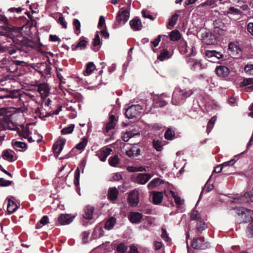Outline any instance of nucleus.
Instances as JSON below:
<instances>
[{"label": "nucleus", "mask_w": 253, "mask_h": 253, "mask_svg": "<svg viewBox=\"0 0 253 253\" xmlns=\"http://www.w3.org/2000/svg\"><path fill=\"white\" fill-rule=\"evenodd\" d=\"M207 228V226L204 221V220L200 219L197 221L196 229L198 232H202L203 230H205Z\"/></svg>", "instance_id": "37998d69"}, {"label": "nucleus", "mask_w": 253, "mask_h": 253, "mask_svg": "<svg viewBox=\"0 0 253 253\" xmlns=\"http://www.w3.org/2000/svg\"><path fill=\"white\" fill-rule=\"evenodd\" d=\"M191 246L196 250H206L209 248L210 244L205 241L204 237H197L193 239Z\"/></svg>", "instance_id": "423d86ee"}, {"label": "nucleus", "mask_w": 253, "mask_h": 253, "mask_svg": "<svg viewBox=\"0 0 253 253\" xmlns=\"http://www.w3.org/2000/svg\"><path fill=\"white\" fill-rule=\"evenodd\" d=\"M3 34L12 40L14 38H19L20 36H22L21 28L14 26L5 27L4 30L3 31Z\"/></svg>", "instance_id": "20e7f679"}, {"label": "nucleus", "mask_w": 253, "mask_h": 253, "mask_svg": "<svg viewBox=\"0 0 253 253\" xmlns=\"http://www.w3.org/2000/svg\"><path fill=\"white\" fill-rule=\"evenodd\" d=\"M129 25L131 28L135 31H140L143 27L140 19L137 17L129 21Z\"/></svg>", "instance_id": "a211bd4d"}, {"label": "nucleus", "mask_w": 253, "mask_h": 253, "mask_svg": "<svg viewBox=\"0 0 253 253\" xmlns=\"http://www.w3.org/2000/svg\"><path fill=\"white\" fill-rule=\"evenodd\" d=\"M66 142L64 138H60L57 140L52 146L53 153L56 157H57L62 151L63 146Z\"/></svg>", "instance_id": "9d476101"}, {"label": "nucleus", "mask_w": 253, "mask_h": 253, "mask_svg": "<svg viewBox=\"0 0 253 253\" xmlns=\"http://www.w3.org/2000/svg\"><path fill=\"white\" fill-rule=\"evenodd\" d=\"M127 246L125 243H121L118 245L116 250L118 253H127Z\"/></svg>", "instance_id": "09e8293b"}, {"label": "nucleus", "mask_w": 253, "mask_h": 253, "mask_svg": "<svg viewBox=\"0 0 253 253\" xmlns=\"http://www.w3.org/2000/svg\"><path fill=\"white\" fill-rule=\"evenodd\" d=\"M163 183L162 180L159 178H156L153 179L148 184L149 189H153Z\"/></svg>", "instance_id": "e433bc0d"}, {"label": "nucleus", "mask_w": 253, "mask_h": 253, "mask_svg": "<svg viewBox=\"0 0 253 253\" xmlns=\"http://www.w3.org/2000/svg\"><path fill=\"white\" fill-rule=\"evenodd\" d=\"M117 122L118 120L116 119L115 115L112 114L111 112L109 114V121L106 123L105 125V128L106 133H108L110 130L114 129Z\"/></svg>", "instance_id": "9b49d317"}, {"label": "nucleus", "mask_w": 253, "mask_h": 253, "mask_svg": "<svg viewBox=\"0 0 253 253\" xmlns=\"http://www.w3.org/2000/svg\"><path fill=\"white\" fill-rule=\"evenodd\" d=\"M235 162L236 160L233 159L229 161H227L226 162L222 163V164H221V166H222L225 169V167H226L233 166L235 164Z\"/></svg>", "instance_id": "774afa93"}, {"label": "nucleus", "mask_w": 253, "mask_h": 253, "mask_svg": "<svg viewBox=\"0 0 253 253\" xmlns=\"http://www.w3.org/2000/svg\"><path fill=\"white\" fill-rule=\"evenodd\" d=\"M215 71L218 77L225 78L229 75L230 70L225 66L220 65L216 67Z\"/></svg>", "instance_id": "f8f14e48"}, {"label": "nucleus", "mask_w": 253, "mask_h": 253, "mask_svg": "<svg viewBox=\"0 0 253 253\" xmlns=\"http://www.w3.org/2000/svg\"><path fill=\"white\" fill-rule=\"evenodd\" d=\"M169 38L172 41H178L181 38V35L177 30H174L169 33Z\"/></svg>", "instance_id": "7c9ffc66"}, {"label": "nucleus", "mask_w": 253, "mask_h": 253, "mask_svg": "<svg viewBox=\"0 0 253 253\" xmlns=\"http://www.w3.org/2000/svg\"><path fill=\"white\" fill-rule=\"evenodd\" d=\"M164 136L165 139L167 140H171L173 139L175 137V132L171 128H169L165 132Z\"/></svg>", "instance_id": "58836bf2"}, {"label": "nucleus", "mask_w": 253, "mask_h": 253, "mask_svg": "<svg viewBox=\"0 0 253 253\" xmlns=\"http://www.w3.org/2000/svg\"><path fill=\"white\" fill-rule=\"evenodd\" d=\"M205 55L208 58H213V60H218L222 59L223 57V55L221 52L217 51L215 50H207L206 51Z\"/></svg>", "instance_id": "6ab92c4d"}, {"label": "nucleus", "mask_w": 253, "mask_h": 253, "mask_svg": "<svg viewBox=\"0 0 253 253\" xmlns=\"http://www.w3.org/2000/svg\"><path fill=\"white\" fill-rule=\"evenodd\" d=\"M151 176L149 173H139L137 176V181L138 183L144 184L151 178Z\"/></svg>", "instance_id": "b1692460"}, {"label": "nucleus", "mask_w": 253, "mask_h": 253, "mask_svg": "<svg viewBox=\"0 0 253 253\" xmlns=\"http://www.w3.org/2000/svg\"><path fill=\"white\" fill-rule=\"evenodd\" d=\"M31 132L30 131L29 128H23L22 131H20L19 133V135L22 136L24 138H27L31 134Z\"/></svg>", "instance_id": "13d9d810"}, {"label": "nucleus", "mask_w": 253, "mask_h": 253, "mask_svg": "<svg viewBox=\"0 0 253 253\" xmlns=\"http://www.w3.org/2000/svg\"><path fill=\"white\" fill-rule=\"evenodd\" d=\"M94 211V208L90 205L86 206L84 209V213L83 216L86 219L90 220L92 218V214Z\"/></svg>", "instance_id": "4be33fe9"}, {"label": "nucleus", "mask_w": 253, "mask_h": 253, "mask_svg": "<svg viewBox=\"0 0 253 253\" xmlns=\"http://www.w3.org/2000/svg\"><path fill=\"white\" fill-rule=\"evenodd\" d=\"M152 202L155 205H159L161 203L163 199V194L162 192L153 191L152 192Z\"/></svg>", "instance_id": "412c9836"}, {"label": "nucleus", "mask_w": 253, "mask_h": 253, "mask_svg": "<svg viewBox=\"0 0 253 253\" xmlns=\"http://www.w3.org/2000/svg\"><path fill=\"white\" fill-rule=\"evenodd\" d=\"M129 17V11L124 8H121L117 13L115 26L118 28L121 24H125Z\"/></svg>", "instance_id": "7ed1b4c3"}, {"label": "nucleus", "mask_w": 253, "mask_h": 253, "mask_svg": "<svg viewBox=\"0 0 253 253\" xmlns=\"http://www.w3.org/2000/svg\"><path fill=\"white\" fill-rule=\"evenodd\" d=\"M42 66L44 68L40 71L41 73L42 74V75H50L51 73V68L50 66L46 63V62L43 63L42 64Z\"/></svg>", "instance_id": "c03bdc74"}, {"label": "nucleus", "mask_w": 253, "mask_h": 253, "mask_svg": "<svg viewBox=\"0 0 253 253\" xmlns=\"http://www.w3.org/2000/svg\"><path fill=\"white\" fill-rule=\"evenodd\" d=\"M178 16L179 15L176 13H175L173 15H172L169 20L167 27H168L169 29L173 28L176 23V22L178 20Z\"/></svg>", "instance_id": "c756f323"}, {"label": "nucleus", "mask_w": 253, "mask_h": 253, "mask_svg": "<svg viewBox=\"0 0 253 253\" xmlns=\"http://www.w3.org/2000/svg\"><path fill=\"white\" fill-rule=\"evenodd\" d=\"M127 200L130 207H136L139 202L138 192L136 190L130 191L128 194Z\"/></svg>", "instance_id": "6e6552de"}, {"label": "nucleus", "mask_w": 253, "mask_h": 253, "mask_svg": "<svg viewBox=\"0 0 253 253\" xmlns=\"http://www.w3.org/2000/svg\"><path fill=\"white\" fill-rule=\"evenodd\" d=\"M87 42L88 40L87 39L82 36L80 38V41L76 45L74 46L73 45L72 46V49L73 50H76L78 48L81 50L84 49L86 48Z\"/></svg>", "instance_id": "aec40b11"}, {"label": "nucleus", "mask_w": 253, "mask_h": 253, "mask_svg": "<svg viewBox=\"0 0 253 253\" xmlns=\"http://www.w3.org/2000/svg\"><path fill=\"white\" fill-rule=\"evenodd\" d=\"M153 145L157 151H161L162 149V142L159 140H154Z\"/></svg>", "instance_id": "5fc2aeb1"}, {"label": "nucleus", "mask_w": 253, "mask_h": 253, "mask_svg": "<svg viewBox=\"0 0 253 253\" xmlns=\"http://www.w3.org/2000/svg\"><path fill=\"white\" fill-rule=\"evenodd\" d=\"M119 195V191L116 187H110L108 191V199L111 201H116Z\"/></svg>", "instance_id": "5701e85b"}, {"label": "nucleus", "mask_w": 253, "mask_h": 253, "mask_svg": "<svg viewBox=\"0 0 253 253\" xmlns=\"http://www.w3.org/2000/svg\"><path fill=\"white\" fill-rule=\"evenodd\" d=\"M101 44L100 37L98 34V32L95 35L93 41V45L97 46Z\"/></svg>", "instance_id": "e2e57ef3"}, {"label": "nucleus", "mask_w": 253, "mask_h": 253, "mask_svg": "<svg viewBox=\"0 0 253 253\" xmlns=\"http://www.w3.org/2000/svg\"><path fill=\"white\" fill-rule=\"evenodd\" d=\"M75 217L68 214H61L58 217V221L60 225H67L73 221Z\"/></svg>", "instance_id": "ddd939ff"}, {"label": "nucleus", "mask_w": 253, "mask_h": 253, "mask_svg": "<svg viewBox=\"0 0 253 253\" xmlns=\"http://www.w3.org/2000/svg\"><path fill=\"white\" fill-rule=\"evenodd\" d=\"M236 213L242 216L243 221L245 223L253 222V218L252 217V213L251 210L243 207H240L236 209Z\"/></svg>", "instance_id": "0eeeda50"}, {"label": "nucleus", "mask_w": 253, "mask_h": 253, "mask_svg": "<svg viewBox=\"0 0 253 253\" xmlns=\"http://www.w3.org/2000/svg\"><path fill=\"white\" fill-rule=\"evenodd\" d=\"M213 25L214 27V30L218 28H225V26L224 24L222 22V20L220 19H218L215 20L213 22Z\"/></svg>", "instance_id": "603ef678"}, {"label": "nucleus", "mask_w": 253, "mask_h": 253, "mask_svg": "<svg viewBox=\"0 0 253 253\" xmlns=\"http://www.w3.org/2000/svg\"><path fill=\"white\" fill-rule=\"evenodd\" d=\"M9 118L7 116H0V131L5 129V124H7Z\"/></svg>", "instance_id": "a19ab883"}, {"label": "nucleus", "mask_w": 253, "mask_h": 253, "mask_svg": "<svg viewBox=\"0 0 253 253\" xmlns=\"http://www.w3.org/2000/svg\"><path fill=\"white\" fill-rule=\"evenodd\" d=\"M80 176V169L79 168H78L75 172L74 174V184L76 186L79 185V179Z\"/></svg>", "instance_id": "3c124183"}, {"label": "nucleus", "mask_w": 253, "mask_h": 253, "mask_svg": "<svg viewBox=\"0 0 253 253\" xmlns=\"http://www.w3.org/2000/svg\"><path fill=\"white\" fill-rule=\"evenodd\" d=\"M244 70L249 75H253V65H247L245 67Z\"/></svg>", "instance_id": "680f3d73"}, {"label": "nucleus", "mask_w": 253, "mask_h": 253, "mask_svg": "<svg viewBox=\"0 0 253 253\" xmlns=\"http://www.w3.org/2000/svg\"><path fill=\"white\" fill-rule=\"evenodd\" d=\"M190 218L191 220H196L197 221L200 220V219H202L198 211L195 210L192 211Z\"/></svg>", "instance_id": "864d4df0"}, {"label": "nucleus", "mask_w": 253, "mask_h": 253, "mask_svg": "<svg viewBox=\"0 0 253 253\" xmlns=\"http://www.w3.org/2000/svg\"><path fill=\"white\" fill-rule=\"evenodd\" d=\"M74 127L75 125L74 124H71L68 126L62 129L61 131V133L63 135L70 134L73 132Z\"/></svg>", "instance_id": "8fccbe9b"}, {"label": "nucleus", "mask_w": 253, "mask_h": 253, "mask_svg": "<svg viewBox=\"0 0 253 253\" xmlns=\"http://www.w3.org/2000/svg\"><path fill=\"white\" fill-rule=\"evenodd\" d=\"M142 217V214L138 212H130L128 215V218L130 221L131 223L135 224L140 223L141 221Z\"/></svg>", "instance_id": "2eb2a0df"}, {"label": "nucleus", "mask_w": 253, "mask_h": 253, "mask_svg": "<svg viewBox=\"0 0 253 253\" xmlns=\"http://www.w3.org/2000/svg\"><path fill=\"white\" fill-rule=\"evenodd\" d=\"M192 68L194 70H201L203 69V67L200 61L195 60L192 66Z\"/></svg>", "instance_id": "bf43d9fd"}, {"label": "nucleus", "mask_w": 253, "mask_h": 253, "mask_svg": "<svg viewBox=\"0 0 253 253\" xmlns=\"http://www.w3.org/2000/svg\"><path fill=\"white\" fill-rule=\"evenodd\" d=\"M12 153H14V152L11 151L10 152L7 150H4L2 153V157L5 160L12 162L15 160V159L14 158V156Z\"/></svg>", "instance_id": "cd10ccee"}, {"label": "nucleus", "mask_w": 253, "mask_h": 253, "mask_svg": "<svg viewBox=\"0 0 253 253\" xmlns=\"http://www.w3.org/2000/svg\"><path fill=\"white\" fill-rule=\"evenodd\" d=\"M166 104V102L160 97H157L154 100L153 105L155 107H163Z\"/></svg>", "instance_id": "2f4dec72"}, {"label": "nucleus", "mask_w": 253, "mask_h": 253, "mask_svg": "<svg viewBox=\"0 0 253 253\" xmlns=\"http://www.w3.org/2000/svg\"><path fill=\"white\" fill-rule=\"evenodd\" d=\"M89 234L90 232L88 231H84L82 233V241L84 244L88 243V238Z\"/></svg>", "instance_id": "0e129e2a"}, {"label": "nucleus", "mask_w": 253, "mask_h": 253, "mask_svg": "<svg viewBox=\"0 0 253 253\" xmlns=\"http://www.w3.org/2000/svg\"><path fill=\"white\" fill-rule=\"evenodd\" d=\"M216 120V117L214 116L212 117L209 121L207 126V131L208 133H209L211 130L212 129Z\"/></svg>", "instance_id": "de8ad7c7"}, {"label": "nucleus", "mask_w": 253, "mask_h": 253, "mask_svg": "<svg viewBox=\"0 0 253 253\" xmlns=\"http://www.w3.org/2000/svg\"><path fill=\"white\" fill-rule=\"evenodd\" d=\"M13 46L18 50L26 53L29 52L30 46L28 42L24 40L23 36H20L19 38H14L12 40Z\"/></svg>", "instance_id": "f03ea898"}, {"label": "nucleus", "mask_w": 253, "mask_h": 253, "mask_svg": "<svg viewBox=\"0 0 253 253\" xmlns=\"http://www.w3.org/2000/svg\"><path fill=\"white\" fill-rule=\"evenodd\" d=\"M37 91L40 93L42 98H46L49 93L50 88L47 84L41 83L36 85Z\"/></svg>", "instance_id": "1a4fd4ad"}, {"label": "nucleus", "mask_w": 253, "mask_h": 253, "mask_svg": "<svg viewBox=\"0 0 253 253\" xmlns=\"http://www.w3.org/2000/svg\"><path fill=\"white\" fill-rule=\"evenodd\" d=\"M87 139L85 137H84L82 139V141L76 145L75 148L79 150H83L86 147L87 144Z\"/></svg>", "instance_id": "a18cd8bd"}, {"label": "nucleus", "mask_w": 253, "mask_h": 253, "mask_svg": "<svg viewBox=\"0 0 253 253\" xmlns=\"http://www.w3.org/2000/svg\"><path fill=\"white\" fill-rule=\"evenodd\" d=\"M104 231L102 227L96 226L92 234V238L93 239H97L102 237L104 235Z\"/></svg>", "instance_id": "393cba45"}, {"label": "nucleus", "mask_w": 253, "mask_h": 253, "mask_svg": "<svg viewBox=\"0 0 253 253\" xmlns=\"http://www.w3.org/2000/svg\"><path fill=\"white\" fill-rule=\"evenodd\" d=\"M216 36L211 33H206L203 37V42L207 45H212L216 43Z\"/></svg>", "instance_id": "dca6fc26"}, {"label": "nucleus", "mask_w": 253, "mask_h": 253, "mask_svg": "<svg viewBox=\"0 0 253 253\" xmlns=\"http://www.w3.org/2000/svg\"><path fill=\"white\" fill-rule=\"evenodd\" d=\"M228 50L230 51V54H232L233 55L238 54L239 52L241 51L238 46L232 43H229Z\"/></svg>", "instance_id": "c85d7f7f"}, {"label": "nucleus", "mask_w": 253, "mask_h": 253, "mask_svg": "<svg viewBox=\"0 0 253 253\" xmlns=\"http://www.w3.org/2000/svg\"><path fill=\"white\" fill-rule=\"evenodd\" d=\"M120 160L117 155H115L113 157H110L108 159L109 165L112 167H116L120 163Z\"/></svg>", "instance_id": "4c0bfd02"}, {"label": "nucleus", "mask_w": 253, "mask_h": 253, "mask_svg": "<svg viewBox=\"0 0 253 253\" xmlns=\"http://www.w3.org/2000/svg\"><path fill=\"white\" fill-rule=\"evenodd\" d=\"M0 99L8 98L7 89H0Z\"/></svg>", "instance_id": "69168bd1"}, {"label": "nucleus", "mask_w": 253, "mask_h": 253, "mask_svg": "<svg viewBox=\"0 0 253 253\" xmlns=\"http://www.w3.org/2000/svg\"><path fill=\"white\" fill-rule=\"evenodd\" d=\"M49 223V218L47 215H44L41 219L36 224V228L40 229L42 226L45 225Z\"/></svg>", "instance_id": "473e14b6"}, {"label": "nucleus", "mask_w": 253, "mask_h": 253, "mask_svg": "<svg viewBox=\"0 0 253 253\" xmlns=\"http://www.w3.org/2000/svg\"><path fill=\"white\" fill-rule=\"evenodd\" d=\"M11 65L12 66H15L17 67V66H22V67H25L28 65L27 63L23 61H19V60H12L11 62Z\"/></svg>", "instance_id": "4d7b16f0"}, {"label": "nucleus", "mask_w": 253, "mask_h": 253, "mask_svg": "<svg viewBox=\"0 0 253 253\" xmlns=\"http://www.w3.org/2000/svg\"><path fill=\"white\" fill-rule=\"evenodd\" d=\"M116 222L115 217H111L109 218L105 224V228L107 230H110L113 228Z\"/></svg>", "instance_id": "72a5a7b5"}, {"label": "nucleus", "mask_w": 253, "mask_h": 253, "mask_svg": "<svg viewBox=\"0 0 253 253\" xmlns=\"http://www.w3.org/2000/svg\"><path fill=\"white\" fill-rule=\"evenodd\" d=\"M170 193L174 198V202L176 205L178 206H181L183 204V200H182L180 197L176 195L174 191L170 190Z\"/></svg>", "instance_id": "49530a36"}, {"label": "nucleus", "mask_w": 253, "mask_h": 253, "mask_svg": "<svg viewBox=\"0 0 253 253\" xmlns=\"http://www.w3.org/2000/svg\"><path fill=\"white\" fill-rule=\"evenodd\" d=\"M194 89H177L173 93L172 102L175 105H180L184 102L186 99L192 95Z\"/></svg>", "instance_id": "f257e3e1"}, {"label": "nucleus", "mask_w": 253, "mask_h": 253, "mask_svg": "<svg viewBox=\"0 0 253 253\" xmlns=\"http://www.w3.org/2000/svg\"><path fill=\"white\" fill-rule=\"evenodd\" d=\"M171 56L169 52L167 49H164L161 51L160 55L158 56V58L160 61H164L166 59H169Z\"/></svg>", "instance_id": "a878e982"}, {"label": "nucleus", "mask_w": 253, "mask_h": 253, "mask_svg": "<svg viewBox=\"0 0 253 253\" xmlns=\"http://www.w3.org/2000/svg\"><path fill=\"white\" fill-rule=\"evenodd\" d=\"M17 206L16 204L12 200L8 199V204L7 206V210L9 213L14 212L17 209Z\"/></svg>", "instance_id": "bb28decb"}, {"label": "nucleus", "mask_w": 253, "mask_h": 253, "mask_svg": "<svg viewBox=\"0 0 253 253\" xmlns=\"http://www.w3.org/2000/svg\"><path fill=\"white\" fill-rule=\"evenodd\" d=\"M12 145L14 149L17 151V148L26 149L27 148V144L25 142L14 141H12Z\"/></svg>", "instance_id": "f704fd0d"}, {"label": "nucleus", "mask_w": 253, "mask_h": 253, "mask_svg": "<svg viewBox=\"0 0 253 253\" xmlns=\"http://www.w3.org/2000/svg\"><path fill=\"white\" fill-rule=\"evenodd\" d=\"M253 84V78L244 79L240 84V86H246L248 85Z\"/></svg>", "instance_id": "6e6d98bb"}, {"label": "nucleus", "mask_w": 253, "mask_h": 253, "mask_svg": "<svg viewBox=\"0 0 253 253\" xmlns=\"http://www.w3.org/2000/svg\"><path fill=\"white\" fill-rule=\"evenodd\" d=\"M8 98H16L20 96V92L18 90H9L7 89Z\"/></svg>", "instance_id": "79ce46f5"}, {"label": "nucleus", "mask_w": 253, "mask_h": 253, "mask_svg": "<svg viewBox=\"0 0 253 253\" xmlns=\"http://www.w3.org/2000/svg\"><path fill=\"white\" fill-rule=\"evenodd\" d=\"M112 151V149L110 148H103L100 150L96 155L101 161L105 162Z\"/></svg>", "instance_id": "4468645a"}, {"label": "nucleus", "mask_w": 253, "mask_h": 253, "mask_svg": "<svg viewBox=\"0 0 253 253\" xmlns=\"http://www.w3.org/2000/svg\"><path fill=\"white\" fill-rule=\"evenodd\" d=\"M251 193L247 192L244 195L240 196L239 197L235 199V202L241 204H247L251 201Z\"/></svg>", "instance_id": "f3484780"}, {"label": "nucleus", "mask_w": 253, "mask_h": 253, "mask_svg": "<svg viewBox=\"0 0 253 253\" xmlns=\"http://www.w3.org/2000/svg\"><path fill=\"white\" fill-rule=\"evenodd\" d=\"M0 21L6 25L8 24L7 18L5 16L1 9H0Z\"/></svg>", "instance_id": "338daca9"}, {"label": "nucleus", "mask_w": 253, "mask_h": 253, "mask_svg": "<svg viewBox=\"0 0 253 253\" xmlns=\"http://www.w3.org/2000/svg\"><path fill=\"white\" fill-rule=\"evenodd\" d=\"M95 69V66L92 62H88L86 65L84 75L88 76Z\"/></svg>", "instance_id": "c9c22d12"}, {"label": "nucleus", "mask_w": 253, "mask_h": 253, "mask_svg": "<svg viewBox=\"0 0 253 253\" xmlns=\"http://www.w3.org/2000/svg\"><path fill=\"white\" fill-rule=\"evenodd\" d=\"M142 110V107L140 105H132L126 111L125 115L128 119H133L138 117Z\"/></svg>", "instance_id": "39448f33"}, {"label": "nucleus", "mask_w": 253, "mask_h": 253, "mask_svg": "<svg viewBox=\"0 0 253 253\" xmlns=\"http://www.w3.org/2000/svg\"><path fill=\"white\" fill-rule=\"evenodd\" d=\"M12 181L6 180L3 178H0V186L2 187H7L10 185Z\"/></svg>", "instance_id": "052dcab7"}, {"label": "nucleus", "mask_w": 253, "mask_h": 253, "mask_svg": "<svg viewBox=\"0 0 253 253\" xmlns=\"http://www.w3.org/2000/svg\"><path fill=\"white\" fill-rule=\"evenodd\" d=\"M73 24L75 28V34L79 36L81 33V23L77 19H74Z\"/></svg>", "instance_id": "ea45409f"}]
</instances>
